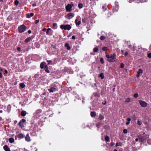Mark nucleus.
<instances>
[{
	"label": "nucleus",
	"mask_w": 151,
	"mask_h": 151,
	"mask_svg": "<svg viewBox=\"0 0 151 151\" xmlns=\"http://www.w3.org/2000/svg\"><path fill=\"white\" fill-rule=\"evenodd\" d=\"M139 141L140 142L144 143L147 141V138H149V136L146 134L145 132L141 134L139 136Z\"/></svg>",
	"instance_id": "1"
},
{
	"label": "nucleus",
	"mask_w": 151,
	"mask_h": 151,
	"mask_svg": "<svg viewBox=\"0 0 151 151\" xmlns=\"http://www.w3.org/2000/svg\"><path fill=\"white\" fill-rule=\"evenodd\" d=\"M58 84L55 83L52 84L50 87V88L48 89V90L50 93H53L58 91Z\"/></svg>",
	"instance_id": "2"
},
{
	"label": "nucleus",
	"mask_w": 151,
	"mask_h": 151,
	"mask_svg": "<svg viewBox=\"0 0 151 151\" xmlns=\"http://www.w3.org/2000/svg\"><path fill=\"white\" fill-rule=\"evenodd\" d=\"M116 55L114 53L112 55H106V57L108 59L107 60L109 62H114L116 61Z\"/></svg>",
	"instance_id": "3"
},
{
	"label": "nucleus",
	"mask_w": 151,
	"mask_h": 151,
	"mask_svg": "<svg viewBox=\"0 0 151 151\" xmlns=\"http://www.w3.org/2000/svg\"><path fill=\"white\" fill-rule=\"evenodd\" d=\"M27 28L26 26L22 24L19 26L18 27V30L19 33H21L24 32Z\"/></svg>",
	"instance_id": "4"
},
{
	"label": "nucleus",
	"mask_w": 151,
	"mask_h": 151,
	"mask_svg": "<svg viewBox=\"0 0 151 151\" xmlns=\"http://www.w3.org/2000/svg\"><path fill=\"white\" fill-rule=\"evenodd\" d=\"M61 29H64L65 30H70L71 28V27L69 25H61L60 27Z\"/></svg>",
	"instance_id": "5"
},
{
	"label": "nucleus",
	"mask_w": 151,
	"mask_h": 151,
	"mask_svg": "<svg viewBox=\"0 0 151 151\" xmlns=\"http://www.w3.org/2000/svg\"><path fill=\"white\" fill-rule=\"evenodd\" d=\"M73 4H68L65 7L66 11L68 12H70L72 10V8L73 6Z\"/></svg>",
	"instance_id": "6"
},
{
	"label": "nucleus",
	"mask_w": 151,
	"mask_h": 151,
	"mask_svg": "<svg viewBox=\"0 0 151 151\" xmlns=\"http://www.w3.org/2000/svg\"><path fill=\"white\" fill-rule=\"evenodd\" d=\"M138 101L141 106L142 107H146L147 105V104L144 101L139 100Z\"/></svg>",
	"instance_id": "7"
},
{
	"label": "nucleus",
	"mask_w": 151,
	"mask_h": 151,
	"mask_svg": "<svg viewBox=\"0 0 151 151\" xmlns=\"http://www.w3.org/2000/svg\"><path fill=\"white\" fill-rule=\"evenodd\" d=\"M80 17L79 16H77L76 17V19L75 20V23L77 26H78L81 23V21L80 20L78 21V20H80Z\"/></svg>",
	"instance_id": "8"
},
{
	"label": "nucleus",
	"mask_w": 151,
	"mask_h": 151,
	"mask_svg": "<svg viewBox=\"0 0 151 151\" xmlns=\"http://www.w3.org/2000/svg\"><path fill=\"white\" fill-rule=\"evenodd\" d=\"M115 8H114L113 9H112V11L114 12L116 11L117 12L118 11V10L119 9L118 6V2H115Z\"/></svg>",
	"instance_id": "9"
},
{
	"label": "nucleus",
	"mask_w": 151,
	"mask_h": 151,
	"mask_svg": "<svg viewBox=\"0 0 151 151\" xmlns=\"http://www.w3.org/2000/svg\"><path fill=\"white\" fill-rule=\"evenodd\" d=\"M143 70L141 69H139L138 71L137 72V74L136 75V76L137 78H139L140 76V74L141 73L142 74L143 73Z\"/></svg>",
	"instance_id": "10"
},
{
	"label": "nucleus",
	"mask_w": 151,
	"mask_h": 151,
	"mask_svg": "<svg viewBox=\"0 0 151 151\" xmlns=\"http://www.w3.org/2000/svg\"><path fill=\"white\" fill-rule=\"evenodd\" d=\"M25 137V135L22 133H19L17 135V137L19 139L23 138Z\"/></svg>",
	"instance_id": "11"
},
{
	"label": "nucleus",
	"mask_w": 151,
	"mask_h": 151,
	"mask_svg": "<svg viewBox=\"0 0 151 151\" xmlns=\"http://www.w3.org/2000/svg\"><path fill=\"white\" fill-rule=\"evenodd\" d=\"M74 16V14L72 13H69L67 14V16L68 17V18L70 19V18H72Z\"/></svg>",
	"instance_id": "12"
},
{
	"label": "nucleus",
	"mask_w": 151,
	"mask_h": 151,
	"mask_svg": "<svg viewBox=\"0 0 151 151\" xmlns=\"http://www.w3.org/2000/svg\"><path fill=\"white\" fill-rule=\"evenodd\" d=\"M33 37H32V36L31 37H28L27 38H26L25 40V42H29L30 40H32L33 38Z\"/></svg>",
	"instance_id": "13"
},
{
	"label": "nucleus",
	"mask_w": 151,
	"mask_h": 151,
	"mask_svg": "<svg viewBox=\"0 0 151 151\" xmlns=\"http://www.w3.org/2000/svg\"><path fill=\"white\" fill-rule=\"evenodd\" d=\"M25 140L27 142H29L30 141V137L28 134H27L25 137Z\"/></svg>",
	"instance_id": "14"
},
{
	"label": "nucleus",
	"mask_w": 151,
	"mask_h": 151,
	"mask_svg": "<svg viewBox=\"0 0 151 151\" xmlns=\"http://www.w3.org/2000/svg\"><path fill=\"white\" fill-rule=\"evenodd\" d=\"M64 46L66 48V49L68 50H70L71 49V47L69 45V44L68 43H65L64 44Z\"/></svg>",
	"instance_id": "15"
},
{
	"label": "nucleus",
	"mask_w": 151,
	"mask_h": 151,
	"mask_svg": "<svg viewBox=\"0 0 151 151\" xmlns=\"http://www.w3.org/2000/svg\"><path fill=\"white\" fill-rule=\"evenodd\" d=\"M3 148L5 151H11L7 145H4L3 147Z\"/></svg>",
	"instance_id": "16"
},
{
	"label": "nucleus",
	"mask_w": 151,
	"mask_h": 151,
	"mask_svg": "<svg viewBox=\"0 0 151 151\" xmlns=\"http://www.w3.org/2000/svg\"><path fill=\"white\" fill-rule=\"evenodd\" d=\"M45 63L42 62L41 63L40 65V67L42 69H43L45 68Z\"/></svg>",
	"instance_id": "17"
},
{
	"label": "nucleus",
	"mask_w": 151,
	"mask_h": 151,
	"mask_svg": "<svg viewBox=\"0 0 151 151\" xmlns=\"http://www.w3.org/2000/svg\"><path fill=\"white\" fill-rule=\"evenodd\" d=\"M34 14L33 13H31L30 14L28 13L27 14L26 17L28 18H30L33 16Z\"/></svg>",
	"instance_id": "18"
},
{
	"label": "nucleus",
	"mask_w": 151,
	"mask_h": 151,
	"mask_svg": "<svg viewBox=\"0 0 151 151\" xmlns=\"http://www.w3.org/2000/svg\"><path fill=\"white\" fill-rule=\"evenodd\" d=\"M147 0H137L136 3H139L140 2L143 3L146 2Z\"/></svg>",
	"instance_id": "19"
},
{
	"label": "nucleus",
	"mask_w": 151,
	"mask_h": 151,
	"mask_svg": "<svg viewBox=\"0 0 151 151\" xmlns=\"http://www.w3.org/2000/svg\"><path fill=\"white\" fill-rule=\"evenodd\" d=\"M26 114V112L25 111H23L21 112V115L23 116H25Z\"/></svg>",
	"instance_id": "20"
},
{
	"label": "nucleus",
	"mask_w": 151,
	"mask_h": 151,
	"mask_svg": "<svg viewBox=\"0 0 151 151\" xmlns=\"http://www.w3.org/2000/svg\"><path fill=\"white\" fill-rule=\"evenodd\" d=\"M87 19L86 17H83L82 19V22L83 23H86V20Z\"/></svg>",
	"instance_id": "21"
},
{
	"label": "nucleus",
	"mask_w": 151,
	"mask_h": 151,
	"mask_svg": "<svg viewBox=\"0 0 151 151\" xmlns=\"http://www.w3.org/2000/svg\"><path fill=\"white\" fill-rule=\"evenodd\" d=\"M57 24L56 23H54L53 24V25L52 27V28L54 29H55L57 28Z\"/></svg>",
	"instance_id": "22"
},
{
	"label": "nucleus",
	"mask_w": 151,
	"mask_h": 151,
	"mask_svg": "<svg viewBox=\"0 0 151 151\" xmlns=\"http://www.w3.org/2000/svg\"><path fill=\"white\" fill-rule=\"evenodd\" d=\"M105 139L106 142H109L110 141L109 138L108 136H106L105 137Z\"/></svg>",
	"instance_id": "23"
},
{
	"label": "nucleus",
	"mask_w": 151,
	"mask_h": 151,
	"mask_svg": "<svg viewBox=\"0 0 151 151\" xmlns=\"http://www.w3.org/2000/svg\"><path fill=\"white\" fill-rule=\"evenodd\" d=\"M14 140L13 138H11L9 139V141L10 143H12L14 142Z\"/></svg>",
	"instance_id": "24"
},
{
	"label": "nucleus",
	"mask_w": 151,
	"mask_h": 151,
	"mask_svg": "<svg viewBox=\"0 0 151 151\" xmlns=\"http://www.w3.org/2000/svg\"><path fill=\"white\" fill-rule=\"evenodd\" d=\"M42 112V111L40 109H38L36 111V114H38Z\"/></svg>",
	"instance_id": "25"
},
{
	"label": "nucleus",
	"mask_w": 151,
	"mask_h": 151,
	"mask_svg": "<svg viewBox=\"0 0 151 151\" xmlns=\"http://www.w3.org/2000/svg\"><path fill=\"white\" fill-rule=\"evenodd\" d=\"M45 71L46 72H47V73H50V71L48 70V68H47V65H45Z\"/></svg>",
	"instance_id": "26"
},
{
	"label": "nucleus",
	"mask_w": 151,
	"mask_h": 151,
	"mask_svg": "<svg viewBox=\"0 0 151 151\" xmlns=\"http://www.w3.org/2000/svg\"><path fill=\"white\" fill-rule=\"evenodd\" d=\"M78 7L79 9H81L83 8V4H82L80 3L78 4Z\"/></svg>",
	"instance_id": "27"
},
{
	"label": "nucleus",
	"mask_w": 151,
	"mask_h": 151,
	"mask_svg": "<svg viewBox=\"0 0 151 151\" xmlns=\"http://www.w3.org/2000/svg\"><path fill=\"white\" fill-rule=\"evenodd\" d=\"M102 8L103 10L104 11L105 10H106L107 9V6L106 5H103L102 6Z\"/></svg>",
	"instance_id": "28"
},
{
	"label": "nucleus",
	"mask_w": 151,
	"mask_h": 151,
	"mask_svg": "<svg viewBox=\"0 0 151 151\" xmlns=\"http://www.w3.org/2000/svg\"><path fill=\"white\" fill-rule=\"evenodd\" d=\"M122 142H117L116 143V147H117L118 146H122Z\"/></svg>",
	"instance_id": "29"
},
{
	"label": "nucleus",
	"mask_w": 151,
	"mask_h": 151,
	"mask_svg": "<svg viewBox=\"0 0 151 151\" xmlns=\"http://www.w3.org/2000/svg\"><path fill=\"white\" fill-rule=\"evenodd\" d=\"M99 76L101 78V79H103L104 78V74L103 73H101L100 74Z\"/></svg>",
	"instance_id": "30"
},
{
	"label": "nucleus",
	"mask_w": 151,
	"mask_h": 151,
	"mask_svg": "<svg viewBox=\"0 0 151 151\" xmlns=\"http://www.w3.org/2000/svg\"><path fill=\"white\" fill-rule=\"evenodd\" d=\"M19 85L22 88H24L25 86V84L23 83H20Z\"/></svg>",
	"instance_id": "31"
},
{
	"label": "nucleus",
	"mask_w": 151,
	"mask_h": 151,
	"mask_svg": "<svg viewBox=\"0 0 151 151\" xmlns=\"http://www.w3.org/2000/svg\"><path fill=\"white\" fill-rule=\"evenodd\" d=\"M14 4L15 5L17 6L19 4V2L18 0H16L15 1Z\"/></svg>",
	"instance_id": "32"
},
{
	"label": "nucleus",
	"mask_w": 151,
	"mask_h": 151,
	"mask_svg": "<svg viewBox=\"0 0 151 151\" xmlns=\"http://www.w3.org/2000/svg\"><path fill=\"white\" fill-rule=\"evenodd\" d=\"M18 124L20 127L21 128H22L24 127L23 125L22 124V123L20 121L19 122Z\"/></svg>",
	"instance_id": "33"
},
{
	"label": "nucleus",
	"mask_w": 151,
	"mask_h": 151,
	"mask_svg": "<svg viewBox=\"0 0 151 151\" xmlns=\"http://www.w3.org/2000/svg\"><path fill=\"white\" fill-rule=\"evenodd\" d=\"M99 119L101 120H103L104 119V117L103 115H100L99 117Z\"/></svg>",
	"instance_id": "34"
},
{
	"label": "nucleus",
	"mask_w": 151,
	"mask_h": 151,
	"mask_svg": "<svg viewBox=\"0 0 151 151\" xmlns=\"http://www.w3.org/2000/svg\"><path fill=\"white\" fill-rule=\"evenodd\" d=\"M100 62L102 64H103L104 63V59H103V58H100Z\"/></svg>",
	"instance_id": "35"
},
{
	"label": "nucleus",
	"mask_w": 151,
	"mask_h": 151,
	"mask_svg": "<svg viewBox=\"0 0 151 151\" xmlns=\"http://www.w3.org/2000/svg\"><path fill=\"white\" fill-rule=\"evenodd\" d=\"M147 142L149 144L151 145V139H149L147 140Z\"/></svg>",
	"instance_id": "36"
},
{
	"label": "nucleus",
	"mask_w": 151,
	"mask_h": 151,
	"mask_svg": "<svg viewBox=\"0 0 151 151\" xmlns=\"http://www.w3.org/2000/svg\"><path fill=\"white\" fill-rule=\"evenodd\" d=\"M139 96L138 94L137 93H135L134 94V96L135 98H137Z\"/></svg>",
	"instance_id": "37"
},
{
	"label": "nucleus",
	"mask_w": 151,
	"mask_h": 151,
	"mask_svg": "<svg viewBox=\"0 0 151 151\" xmlns=\"http://www.w3.org/2000/svg\"><path fill=\"white\" fill-rule=\"evenodd\" d=\"M105 38V37L104 36H101L100 37V39L102 40H104Z\"/></svg>",
	"instance_id": "38"
},
{
	"label": "nucleus",
	"mask_w": 151,
	"mask_h": 151,
	"mask_svg": "<svg viewBox=\"0 0 151 151\" xmlns=\"http://www.w3.org/2000/svg\"><path fill=\"white\" fill-rule=\"evenodd\" d=\"M130 98H127L125 100V101L127 102H129L130 101Z\"/></svg>",
	"instance_id": "39"
},
{
	"label": "nucleus",
	"mask_w": 151,
	"mask_h": 151,
	"mask_svg": "<svg viewBox=\"0 0 151 151\" xmlns=\"http://www.w3.org/2000/svg\"><path fill=\"white\" fill-rule=\"evenodd\" d=\"M123 132L125 134L127 133L128 132L127 129H124L123 130Z\"/></svg>",
	"instance_id": "40"
},
{
	"label": "nucleus",
	"mask_w": 151,
	"mask_h": 151,
	"mask_svg": "<svg viewBox=\"0 0 151 151\" xmlns=\"http://www.w3.org/2000/svg\"><path fill=\"white\" fill-rule=\"evenodd\" d=\"M137 124L139 125H141L142 124V122L139 120H138L137 122Z\"/></svg>",
	"instance_id": "41"
},
{
	"label": "nucleus",
	"mask_w": 151,
	"mask_h": 151,
	"mask_svg": "<svg viewBox=\"0 0 151 151\" xmlns=\"http://www.w3.org/2000/svg\"><path fill=\"white\" fill-rule=\"evenodd\" d=\"M91 115L92 117L94 116V112L92 111L91 113Z\"/></svg>",
	"instance_id": "42"
},
{
	"label": "nucleus",
	"mask_w": 151,
	"mask_h": 151,
	"mask_svg": "<svg viewBox=\"0 0 151 151\" xmlns=\"http://www.w3.org/2000/svg\"><path fill=\"white\" fill-rule=\"evenodd\" d=\"M124 67V65L123 63H122L120 64V68H123Z\"/></svg>",
	"instance_id": "43"
},
{
	"label": "nucleus",
	"mask_w": 151,
	"mask_h": 151,
	"mask_svg": "<svg viewBox=\"0 0 151 151\" xmlns=\"http://www.w3.org/2000/svg\"><path fill=\"white\" fill-rule=\"evenodd\" d=\"M107 50V47H104L102 48V50L104 51H106Z\"/></svg>",
	"instance_id": "44"
},
{
	"label": "nucleus",
	"mask_w": 151,
	"mask_h": 151,
	"mask_svg": "<svg viewBox=\"0 0 151 151\" xmlns=\"http://www.w3.org/2000/svg\"><path fill=\"white\" fill-rule=\"evenodd\" d=\"M51 30V29L50 28H49L47 30V31H46V33L47 34H48L49 33V31L50 30Z\"/></svg>",
	"instance_id": "45"
},
{
	"label": "nucleus",
	"mask_w": 151,
	"mask_h": 151,
	"mask_svg": "<svg viewBox=\"0 0 151 151\" xmlns=\"http://www.w3.org/2000/svg\"><path fill=\"white\" fill-rule=\"evenodd\" d=\"M51 47L53 48L54 49H55L56 48V46L55 45H51Z\"/></svg>",
	"instance_id": "46"
},
{
	"label": "nucleus",
	"mask_w": 151,
	"mask_h": 151,
	"mask_svg": "<svg viewBox=\"0 0 151 151\" xmlns=\"http://www.w3.org/2000/svg\"><path fill=\"white\" fill-rule=\"evenodd\" d=\"M47 62H48V64H52V61L51 60H47Z\"/></svg>",
	"instance_id": "47"
},
{
	"label": "nucleus",
	"mask_w": 151,
	"mask_h": 151,
	"mask_svg": "<svg viewBox=\"0 0 151 151\" xmlns=\"http://www.w3.org/2000/svg\"><path fill=\"white\" fill-rule=\"evenodd\" d=\"M26 120L24 119H22L20 122H21L22 123V122H24L26 121Z\"/></svg>",
	"instance_id": "48"
},
{
	"label": "nucleus",
	"mask_w": 151,
	"mask_h": 151,
	"mask_svg": "<svg viewBox=\"0 0 151 151\" xmlns=\"http://www.w3.org/2000/svg\"><path fill=\"white\" fill-rule=\"evenodd\" d=\"M147 56L150 58H151V53H150L148 54Z\"/></svg>",
	"instance_id": "49"
},
{
	"label": "nucleus",
	"mask_w": 151,
	"mask_h": 151,
	"mask_svg": "<svg viewBox=\"0 0 151 151\" xmlns=\"http://www.w3.org/2000/svg\"><path fill=\"white\" fill-rule=\"evenodd\" d=\"M136 1H137V0H129V2L130 3L133 1H135V3H136Z\"/></svg>",
	"instance_id": "50"
},
{
	"label": "nucleus",
	"mask_w": 151,
	"mask_h": 151,
	"mask_svg": "<svg viewBox=\"0 0 151 151\" xmlns=\"http://www.w3.org/2000/svg\"><path fill=\"white\" fill-rule=\"evenodd\" d=\"M39 22V20H36L35 21V24H37Z\"/></svg>",
	"instance_id": "51"
},
{
	"label": "nucleus",
	"mask_w": 151,
	"mask_h": 151,
	"mask_svg": "<svg viewBox=\"0 0 151 151\" xmlns=\"http://www.w3.org/2000/svg\"><path fill=\"white\" fill-rule=\"evenodd\" d=\"M98 50V48L97 47H95V52H97Z\"/></svg>",
	"instance_id": "52"
},
{
	"label": "nucleus",
	"mask_w": 151,
	"mask_h": 151,
	"mask_svg": "<svg viewBox=\"0 0 151 151\" xmlns=\"http://www.w3.org/2000/svg\"><path fill=\"white\" fill-rule=\"evenodd\" d=\"M71 38L73 40H75L76 39V37L74 35H73L72 36Z\"/></svg>",
	"instance_id": "53"
},
{
	"label": "nucleus",
	"mask_w": 151,
	"mask_h": 151,
	"mask_svg": "<svg viewBox=\"0 0 151 151\" xmlns=\"http://www.w3.org/2000/svg\"><path fill=\"white\" fill-rule=\"evenodd\" d=\"M110 144L111 146H112L114 145V142H111Z\"/></svg>",
	"instance_id": "54"
},
{
	"label": "nucleus",
	"mask_w": 151,
	"mask_h": 151,
	"mask_svg": "<svg viewBox=\"0 0 151 151\" xmlns=\"http://www.w3.org/2000/svg\"><path fill=\"white\" fill-rule=\"evenodd\" d=\"M131 119L130 118H129L127 119V120L128 122H130V121H131Z\"/></svg>",
	"instance_id": "55"
},
{
	"label": "nucleus",
	"mask_w": 151,
	"mask_h": 151,
	"mask_svg": "<svg viewBox=\"0 0 151 151\" xmlns=\"http://www.w3.org/2000/svg\"><path fill=\"white\" fill-rule=\"evenodd\" d=\"M2 73L0 72V78H1L2 77Z\"/></svg>",
	"instance_id": "56"
},
{
	"label": "nucleus",
	"mask_w": 151,
	"mask_h": 151,
	"mask_svg": "<svg viewBox=\"0 0 151 151\" xmlns=\"http://www.w3.org/2000/svg\"><path fill=\"white\" fill-rule=\"evenodd\" d=\"M46 28H44L43 29H42V31L44 32H45L46 31Z\"/></svg>",
	"instance_id": "57"
},
{
	"label": "nucleus",
	"mask_w": 151,
	"mask_h": 151,
	"mask_svg": "<svg viewBox=\"0 0 151 151\" xmlns=\"http://www.w3.org/2000/svg\"><path fill=\"white\" fill-rule=\"evenodd\" d=\"M5 73L7 74L8 73V71L7 70H5L4 71Z\"/></svg>",
	"instance_id": "58"
},
{
	"label": "nucleus",
	"mask_w": 151,
	"mask_h": 151,
	"mask_svg": "<svg viewBox=\"0 0 151 151\" xmlns=\"http://www.w3.org/2000/svg\"><path fill=\"white\" fill-rule=\"evenodd\" d=\"M20 50H21V48L19 47H17V50H18V51H20Z\"/></svg>",
	"instance_id": "59"
},
{
	"label": "nucleus",
	"mask_w": 151,
	"mask_h": 151,
	"mask_svg": "<svg viewBox=\"0 0 151 151\" xmlns=\"http://www.w3.org/2000/svg\"><path fill=\"white\" fill-rule=\"evenodd\" d=\"M129 123L130 122H127L126 123V125H129Z\"/></svg>",
	"instance_id": "60"
},
{
	"label": "nucleus",
	"mask_w": 151,
	"mask_h": 151,
	"mask_svg": "<svg viewBox=\"0 0 151 151\" xmlns=\"http://www.w3.org/2000/svg\"><path fill=\"white\" fill-rule=\"evenodd\" d=\"M139 140V138H137L135 139V140L137 142Z\"/></svg>",
	"instance_id": "61"
},
{
	"label": "nucleus",
	"mask_w": 151,
	"mask_h": 151,
	"mask_svg": "<svg viewBox=\"0 0 151 151\" xmlns=\"http://www.w3.org/2000/svg\"><path fill=\"white\" fill-rule=\"evenodd\" d=\"M128 52H125L124 55L125 56H126V55H128Z\"/></svg>",
	"instance_id": "62"
},
{
	"label": "nucleus",
	"mask_w": 151,
	"mask_h": 151,
	"mask_svg": "<svg viewBox=\"0 0 151 151\" xmlns=\"http://www.w3.org/2000/svg\"><path fill=\"white\" fill-rule=\"evenodd\" d=\"M28 32L29 34H30L31 33V31L30 30H29L28 31Z\"/></svg>",
	"instance_id": "63"
},
{
	"label": "nucleus",
	"mask_w": 151,
	"mask_h": 151,
	"mask_svg": "<svg viewBox=\"0 0 151 151\" xmlns=\"http://www.w3.org/2000/svg\"><path fill=\"white\" fill-rule=\"evenodd\" d=\"M36 6V4H32V6Z\"/></svg>",
	"instance_id": "64"
}]
</instances>
